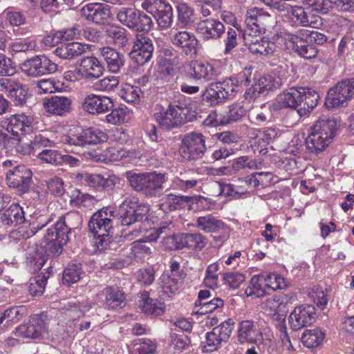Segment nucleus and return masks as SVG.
I'll return each mask as SVG.
<instances>
[{
  "label": "nucleus",
  "mask_w": 354,
  "mask_h": 354,
  "mask_svg": "<svg viewBox=\"0 0 354 354\" xmlns=\"http://www.w3.org/2000/svg\"><path fill=\"white\" fill-rule=\"evenodd\" d=\"M257 131V135L259 138V142H262L260 150L263 152V155H265L268 153L267 146L278 137L279 131L276 128H266L263 130L259 129Z\"/></svg>",
  "instance_id": "obj_51"
},
{
  "label": "nucleus",
  "mask_w": 354,
  "mask_h": 354,
  "mask_svg": "<svg viewBox=\"0 0 354 354\" xmlns=\"http://www.w3.org/2000/svg\"><path fill=\"white\" fill-rule=\"evenodd\" d=\"M254 81L249 91H252L254 96L263 93L266 91L272 90L276 86L272 77L270 75L256 76Z\"/></svg>",
  "instance_id": "obj_44"
},
{
  "label": "nucleus",
  "mask_w": 354,
  "mask_h": 354,
  "mask_svg": "<svg viewBox=\"0 0 354 354\" xmlns=\"http://www.w3.org/2000/svg\"><path fill=\"white\" fill-rule=\"evenodd\" d=\"M183 248L202 250L207 244V239L199 232L182 233Z\"/></svg>",
  "instance_id": "obj_43"
},
{
  "label": "nucleus",
  "mask_w": 354,
  "mask_h": 354,
  "mask_svg": "<svg viewBox=\"0 0 354 354\" xmlns=\"http://www.w3.org/2000/svg\"><path fill=\"white\" fill-rule=\"evenodd\" d=\"M130 186L136 191L148 197L158 196L163 190V185L167 180L165 173L156 171L143 174L127 173Z\"/></svg>",
  "instance_id": "obj_2"
},
{
  "label": "nucleus",
  "mask_w": 354,
  "mask_h": 354,
  "mask_svg": "<svg viewBox=\"0 0 354 354\" xmlns=\"http://www.w3.org/2000/svg\"><path fill=\"white\" fill-rule=\"evenodd\" d=\"M86 51V45L79 42L61 44L54 53L59 57L64 59H71L80 56Z\"/></svg>",
  "instance_id": "obj_34"
},
{
  "label": "nucleus",
  "mask_w": 354,
  "mask_h": 354,
  "mask_svg": "<svg viewBox=\"0 0 354 354\" xmlns=\"http://www.w3.org/2000/svg\"><path fill=\"white\" fill-rule=\"evenodd\" d=\"M301 87H292L281 93L277 97L278 108L289 107L298 110L301 106Z\"/></svg>",
  "instance_id": "obj_29"
},
{
  "label": "nucleus",
  "mask_w": 354,
  "mask_h": 354,
  "mask_svg": "<svg viewBox=\"0 0 354 354\" xmlns=\"http://www.w3.org/2000/svg\"><path fill=\"white\" fill-rule=\"evenodd\" d=\"M83 274L82 265L80 263H73L68 265L63 272V283L70 286L77 283Z\"/></svg>",
  "instance_id": "obj_47"
},
{
  "label": "nucleus",
  "mask_w": 354,
  "mask_h": 354,
  "mask_svg": "<svg viewBox=\"0 0 354 354\" xmlns=\"http://www.w3.org/2000/svg\"><path fill=\"white\" fill-rule=\"evenodd\" d=\"M194 226L198 230L207 234L221 233V235L214 236L215 240L224 241L230 236L228 225L212 214L197 217L195 220Z\"/></svg>",
  "instance_id": "obj_8"
},
{
  "label": "nucleus",
  "mask_w": 354,
  "mask_h": 354,
  "mask_svg": "<svg viewBox=\"0 0 354 354\" xmlns=\"http://www.w3.org/2000/svg\"><path fill=\"white\" fill-rule=\"evenodd\" d=\"M260 281H261L260 275H254L251 278L248 286L245 290L247 297L255 299L265 295L266 290L260 283Z\"/></svg>",
  "instance_id": "obj_59"
},
{
  "label": "nucleus",
  "mask_w": 354,
  "mask_h": 354,
  "mask_svg": "<svg viewBox=\"0 0 354 354\" xmlns=\"http://www.w3.org/2000/svg\"><path fill=\"white\" fill-rule=\"evenodd\" d=\"M98 296L101 299L104 298V303L108 309L122 308L125 304L124 293L117 288L107 286L98 294Z\"/></svg>",
  "instance_id": "obj_30"
},
{
  "label": "nucleus",
  "mask_w": 354,
  "mask_h": 354,
  "mask_svg": "<svg viewBox=\"0 0 354 354\" xmlns=\"http://www.w3.org/2000/svg\"><path fill=\"white\" fill-rule=\"evenodd\" d=\"M315 309L311 306H299L290 313L288 321L290 327L297 330L311 324L315 320Z\"/></svg>",
  "instance_id": "obj_18"
},
{
  "label": "nucleus",
  "mask_w": 354,
  "mask_h": 354,
  "mask_svg": "<svg viewBox=\"0 0 354 354\" xmlns=\"http://www.w3.org/2000/svg\"><path fill=\"white\" fill-rule=\"evenodd\" d=\"M281 34L286 48L294 50L300 57L310 59L317 56V48L312 44H308L306 40V29L298 28L292 31L286 30Z\"/></svg>",
  "instance_id": "obj_3"
},
{
  "label": "nucleus",
  "mask_w": 354,
  "mask_h": 354,
  "mask_svg": "<svg viewBox=\"0 0 354 354\" xmlns=\"http://www.w3.org/2000/svg\"><path fill=\"white\" fill-rule=\"evenodd\" d=\"M171 43L180 49L186 55H195L197 53L198 39L196 36L187 31H178L171 38Z\"/></svg>",
  "instance_id": "obj_22"
},
{
  "label": "nucleus",
  "mask_w": 354,
  "mask_h": 354,
  "mask_svg": "<svg viewBox=\"0 0 354 354\" xmlns=\"http://www.w3.org/2000/svg\"><path fill=\"white\" fill-rule=\"evenodd\" d=\"M153 25V23L151 17L138 10L137 13H135V17L129 29L137 32L136 33L149 32Z\"/></svg>",
  "instance_id": "obj_41"
},
{
  "label": "nucleus",
  "mask_w": 354,
  "mask_h": 354,
  "mask_svg": "<svg viewBox=\"0 0 354 354\" xmlns=\"http://www.w3.org/2000/svg\"><path fill=\"white\" fill-rule=\"evenodd\" d=\"M206 149L205 136L201 133L192 132L183 139L179 152L184 160H196L203 156Z\"/></svg>",
  "instance_id": "obj_4"
},
{
  "label": "nucleus",
  "mask_w": 354,
  "mask_h": 354,
  "mask_svg": "<svg viewBox=\"0 0 354 354\" xmlns=\"http://www.w3.org/2000/svg\"><path fill=\"white\" fill-rule=\"evenodd\" d=\"M262 309L270 316H276V319H284L286 313V299L281 296H274L268 298L262 304Z\"/></svg>",
  "instance_id": "obj_31"
},
{
  "label": "nucleus",
  "mask_w": 354,
  "mask_h": 354,
  "mask_svg": "<svg viewBox=\"0 0 354 354\" xmlns=\"http://www.w3.org/2000/svg\"><path fill=\"white\" fill-rule=\"evenodd\" d=\"M354 96V78H348L338 82L328 94L327 103L333 106L343 104Z\"/></svg>",
  "instance_id": "obj_12"
},
{
  "label": "nucleus",
  "mask_w": 354,
  "mask_h": 354,
  "mask_svg": "<svg viewBox=\"0 0 354 354\" xmlns=\"http://www.w3.org/2000/svg\"><path fill=\"white\" fill-rule=\"evenodd\" d=\"M336 131V120L327 116L319 118L310 129V131L332 141L335 136Z\"/></svg>",
  "instance_id": "obj_28"
},
{
  "label": "nucleus",
  "mask_w": 354,
  "mask_h": 354,
  "mask_svg": "<svg viewBox=\"0 0 354 354\" xmlns=\"http://www.w3.org/2000/svg\"><path fill=\"white\" fill-rule=\"evenodd\" d=\"M142 311L152 316H159L163 314L165 311V304L157 299L147 298L143 300L142 304Z\"/></svg>",
  "instance_id": "obj_54"
},
{
  "label": "nucleus",
  "mask_w": 354,
  "mask_h": 354,
  "mask_svg": "<svg viewBox=\"0 0 354 354\" xmlns=\"http://www.w3.org/2000/svg\"><path fill=\"white\" fill-rule=\"evenodd\" d=\"M185 273L176 276H162L161 280V288L162 294L160 295L163 299L170 297L171 295L176 293L182 286L183 280L185 277Z\"/></svg>",
  "instance_id": "obj_35"
},
{
  "label": "nucleus",
  "mask_w": 354,
  "mask_h": 354,
  "mask_svg": "<svg viewBox=\"0 0 354 354\" xmlns=\"http://www.w3.org/2000/svg\"><path fill=\"white\" fill-rule=\"evenodd\" d=\"M331 142L332 140L325 139L311 131H309L305 141L307 151L313 155L323 152Z\"/></svg>",
  "instance_id": "obj_38"
},
{
  "label": "nucleus",
  "mask_w": 354,
  "mask_h": 354,
  "mask_svg": "<svg viewBox=\"0 0 354 354\" xmlns=\"http://www.w3.org/2000/svg\"><path fill=\"white\" fill-rule=\"evenodd\" d=\"M84 131L86 145H97L108 139L107 135L96 127H89L84 129Z\"/></svg>",
  "instance_id": "obj_55"
},
{
  "label": "nucleus",
  "mask_w": 354,
  "mask_h": 354,
  "mask_svg": "<svg viewBox=\"0 0 354 354\" xmlns=\"http://www.w3.org/2000/svg\"><path fill=\"white\" fill-rule=\"evenodd\" d=\"M79 218V215L76 212L69 213L60 218L52 227L47 230L42 242L46 252L53 256H58L62 253L63 246L68 241V234L70 230L76 227L71 221Z\"/></svg>",
  "instance_id": "obj_1"
},
{
  "label": "nucleus",
  "mask_w": 354,
  "mask_h": 354,
  "mask_svg": "<svg viewBox=\"0 0 354 354\" xmlns=\"http://www.w3.org/2000/svg\"><path fill=\"white\" fill-rule=\"evenodd\" d=\"M46 281L47 278L43 274H38L31 278L28 286L29 293L33 296L42 295L46 287Z\"/></svg>",
  "instance_id": "obj_60"
},
{
  "label": "nucleus",
  "mask_w": 354,
  "mask_h": 354,
  "mask_svg": "<svg viewBox=\"0 0 354 354\" xmlns=\"http://www.w3.org/2000/svg\"><path fill=\"white\" fill-rule=\"evenodd\" d=\"M192 174L191 171L180 174V176L176 177L173 180L174 186L181 191H188L194 188L197 184L198 180L194 178H190L189 174Z\"/></svg>",
  "instance_id": "obj_57"
},
{
  "label": "nucleus",
  "mask_w": 354,
  "mask_h": 354,
  "mask_svg": "<svg viewBox=\"0 0 354 354\" xmlns=\"http://www.w3.org/2000/svg\"><path fill=\"white\" fill-rule=\"evenodd\" d=\"M206 198L201 196H188L167 194L161 198V208L165 210L174 211L185 207L186 204L195 201L197 204L202 203Z\"/></svg>",
  "instance_id": "obj_20"
},
{
  "label": "nucleus",
  "mask_w": 354,
  "mask_h": 354,
  "mask_svg": "<svg viewBox=\"0 0 354 354\" xmlns=\"http://www.w3.org/2000/svg\"><path fill=\"white\" fill-rule=\"evenodd\" d=\"M49 220H45L44 217L40 216L37 225L33 223L32 225L19 227L17 233L21 239H28L35 235L38 230L46 226Z\"/></svg>",
  "instance_id": "obj_53"
},
{
  "label": "nucleus",
  "mask_w": 354,
  "mask_h": 354,
  "mask_svg": "<svg viewBox=\"0 0 354 354\" xmlns=\"http://www.w3.org/2000/svg\"><path fill=\"white\" fill-rule=\"evenodd\" d=\"M138 9L132 7H121L115 10V13L117 20L126 26L130 28L131 25L135 17V13H137Z\"/></svg>",
  "instance_id": "obj_52"
},
{
  "label": "nucleus",
  "mask_w": 354,
  "mask_h": 354,
  "mask_svg": "<svg viewBox=\"0 0 354 354\" xmlns=\"http://www.w3.org/2000/svg\"><path fill=\"white\" fill-rule=\"evenodd\" d=\"M141 8L152 15L162 29L169 27L173 21V10L165 0H145Z\"/></svg>",
  "instance_id": "obj_6"
},
{
  "label": "nucleus",
  "mask_w": 354,
  "mask_h": 354,
  "mask_svg": "<svg viewBox=\"0 0 354 354\" xmlns=\"http://www.w3.org/2000/svg\"><path fill=\"white\" fill-rule=\"evenodd\" d=\"M324 338V332L316 328L306 330L301 336V341L306 347L315 348L320 345Z\"/></svg>",
  "instance_id": "obj_45"
},
{
  "label": "nucleus",
  "mask_w": 354,
  "mask_h": 354,
  "mask_svg": "<svg viewBox=\"0 0 354 354\" xmlns=\"http://www.w3.org/2000/svg\"><path fill=\"white\" fill-rule=\"evenodd\" d=\"M32 144L35 150L40 147H53L60 144V137L54 138V134L48 135L46 132L35 135L32 140Z\"/></svg>",
  "instance_id": "obj_49"
},
{
  "label": "nucleus",
  "mask_w": 354,
  "mask_h": 354,
  "mask_svg": "<svg viewBox=\"0 0 354 354\" xmlns=\"http://www.w3.org/2000/svg\"><path fill=\"white\" fill-rule=\"evenodd\" d=\"M154 46L151 39L143 33H136L130 58L140 66L148 63L152 58Z\"/></svg>",
  "instance_id": "obj_7"
},
{
  "label": "nucleus",
  "mask_w": 354,
  "mask_h": 354,
  "mask_svg": "<svg viewBox=\"0 0 354 354\" xmlns=\"http://www.w3.org/2000/svg\"><path fill=\"white\" fill-rule=\"evenodd\" d=\"M82 106L84 111L90 114H101L111 110L113 103L109 97L90 94L84 97Z\"/></svg>",
  "instance_id": "obj_16"
},
{
  "label": "nucleus",
  "mask_w": 354,
  "mask_h": 354,
  "mask_svg": "<svg viewBox=\"0 0 354 354\" xmlns=\"http://www.w3.org/2000/svg\"><path fill=\"white\" fill-rule=\"evenodd\" d=\"M32 171L26 166L20 165L9 171L7 174V183L10 187L20 188L26 192L28 189L32 180Z\"/></svg>",
  "instance_id": "obj_21"
},
{
  "label": "nucleus",
  "mask_w": 354,
  "mask_h": 354,
  "mask_svg": "<svg viewBox=\"0 0 354 354\" xmlns=\"http://www.w3.org/2000/svg\"><path fill=\"white\" fill-rule=\"evenodd\" d=\"M99 53L106 62L107 68L112 73H118L124 64L123 56L115 49L105 46L100 48Z\"/></svg>",
  "instance_id": "obj_32"
},
{
  "label": "nucleus",
  "mask_w": 354,
  "mask_h": 354,
  "mask_svg": "<svg viewBox=\"0 0 354 354\" xmlns=\"http://www.w3.org/2000/svg\"><path fill=\"white\" fill-rule=\"evenodd\" d=\"M80 12L85 20L100 25L104 24L111 15L110 6L100 3H88L80 9Z\"/></svg>",
  "instance_id": "obj_14"
},
{
  "label": "nucleus",
  "mask_w": 354,
  "mask_h": 354,
  "mask_svg": "<svg viewBox=\"0 0 354 354\" xmlns=\"http://www.w3.org/2000/svg\"><path fill=\"white\" fill-rule=\"evenodd\" d=\"M1 221L6 225H17L25 221L23 208L17 203H12L1 215Z\"/></svg>",
  "instance_id": "obj_37"
},
{
  "label": "nucleus",
  "mask_w": 354,
  "mask_h": 354,
  "mask_svg": "<svg viewBox=\"0 0 354 354\" xmlns=\"http://www.w3.org/2000/svg\"><path fill=\"white\" fill-rule=\"evenodd\" d=\"M243 39L252 54L267 57L275 51L276 45L274 42L261 37V34H254L251 29L244 30Z\"/></svg>",
  "instance_id": "obj_10"
},
{
  "label": "nucleus",
  "mask_w": 354,
  "mask_h": 354,
  "mask_svg": "<svg viewBox=\"0 0 354 354\" xmlns=\"http://www.w3.org/2000/svg\"><path fill=\"white\" fill-rule=\"evenodd\" d=\"M188 66L185 73L192 79L208 82L214 80L217 75L216 68L207 62L194 61Z\"/></svg>",
  "instance_id": "obj_26"
},
{
  "label": "nucleus",
  "mask_w": 354,
  "mask_h": 354,
  "mask_svg": "<svg viewBox=\"0 0 354 354\" xmlns=\"http://www.w3.org/2000/svg\"><path fill=\"white\" fill-rule=\"evenodd\" d=\"M131 250V254L140 260H145L152 254L151 248L145 241L140 240L133 243Z\"/></svg>",
  "instance_id": "obj_62"
},
{
  "label": "nucleus",
  "mask_w": 354,
  "mask_h": 354,
  "mask_svg": "<svg viewBox=\"0 0 354 354\" xmlns=\"http://www.w3.org/2000/svg\"><path fill=\"white\" fill-rule=\"evenodd\" d=\"M219 266L216 263L210 264L205 271V277L204 279V284L210 288H215L218 286V271Z\"/></svg>",
  "instance_id": "obj_63"
},
{
  "label": "nucleus",
  "mask_w": 354,
  "mask_h": 354,
  "mask_svg": "<svg viewBox=\"0 0 354 354\" xmlns=\"http://www.w3.org/2000/svg\"><path fill=\"white\" fill-rule=\"evenodd\" d=\"M215 83L218 86L220 94L224 100L231 99L234 93L237 92L238 86L232 77Z\"/></svg>",
  "instance_id": "obj_58"
},
{
  "label": "nucleus",
  "mask_w": 354,
  "mask_h": 354,
  "mask_svg": "<svg viewBox=\"0 0 354 354\" xmlns=\"http://www.w3.org/2000/svg\"><path fill=\"white\" fill-rule=\"evenodd\" d=\"M60 144L76 147L86 145L84 129L70 130L67 134L60 136Z\"/></svg>",
  "instance_id": "obj_46"
},
{
  "label": "nucleus",
  "mask_w": 354,
  "mask_h": 354,
  "mask_svg": "<svg viewBox=\"0 0 354 354\" xmlns=\"http://www.w3.org/2000/svg\"><path fill=\"white\" fill-rule=\"evenodd\" d=\"M271 22L272 17L270 14L261 8H252L247 11L245 19L246 24L245 30L251 29L254 34H261L270 26Z\"/></svg>",
  "instance_id": "obj_13"
},
{
  "label": "nucleus",
  "mask_w": 354,
  "mask_h": 354,
  "mask_svg": "<svg viewBox=\"0 0 354 354\" xmlns=\"http://www.w3.org/2000/svg\"><path fill=\"white\" fill-rule=\"evenodd\" d=\"M9 138L11 140H9L10 143L7 145V149L8 150L12 151L15 149V151L21 155H30L36 151L32 140L25 142L24 138L21 136H9Z\"/></svg>",
  "instance_id": "obj_42"
},
{
  "label": "nucleus",
  "mask_w": 354,
  "mask_h": 354,
  "mask_svg": "<svg viewBox=\"0 0 354 354\" xmlns=\"http://www.w3.org/2000/svg\"><path fill=\"white\" fill-rule=\"evenodd\" d=\"M234 322L232 319H227L218 326L214 327L212 331L205 334V341L203 342V352H214L217 351L223 342H226L234 328Z\"/></svg>",
  "instance_id": "obj_5"
},
{
  "label": "nucleus",
  "mask_w": 354,
  "mask_h": 354,
  "mask_svg": "<svg viewBox=\"0 0 354 354\" xmlns=\"http://www.w3.org/2000/svg\"><path fill=\"white\" fill-rule=\"evenodd\" d=\"M1 86L8 92L10 97L15 104H22L27 94L26 90L20 84L11 82L9 80H2Z\"/></svg>",
  "instance_id": "obj_40"
},
{
  "label": "nucleus",
  "mask_w": 354,
  "mask_h": 354,
  "mask_svg": "<svg viewBox=\"0 0 354 354\" xmlns=\"http://www.w3.org/2000/svg\"><path fill=\"white\" fill-rule=\"evenodd\" d=\"M261 165V161L250 158L248 156H241L233 161L232 167L235 171H238L245 168L257 169L260 168Z\"/></svg>",
  "instance_id": "obj_61"
},
{
  "label": "nucleus",
  "mask_w": 354,
  "mask_h": 354,
  "mask_svg": "<svg viewBox=\"0 0 354 354\" xmlns=\"http://www.w3.org/2000/svg\"><path fill=\"white\" fill-rule=\"evenodd\" d=\"M21 68L28 76L37 77L55 73L57 65L44 55H37L24 62Z\"/></svg>",
  "instance_id": "obj_9"
},
{
  "label": "nucleus",
  "mask_w": 354,
  "mask_h": 354,
  "mask_svg": "<svg viewBox=\"0 0 354 354\" xmlns=\"http://www.w3.org/2000/svg\"><path fill=\"white\" fill-rule=\"evenodd\" d=\"M104 72V66L99 59L94 56H85L80 61L79 73L81 77L86 80H94L101 77Z\"/></svg>",
  "instance_id": "obj_25"
},
{
  "label": "nucleus",
  "mask_w": 354,
  "mask_h": 354,
  "mask_svg": "<svg viewBox=\"0 0 354 354\" xmlns=\"http://www.w3.org/2000/svg\"><path fill=\"white\" fill-rule=\"evenodd\" d=\"M220 93V90L216 83H211L202 92L201 98L203 102L212 105L218 104L224 101Z\"/></svg>",
  "instance_id": "obj_50"
},
{
  "label": "nucleus",
  "mask_w": 354,
  "mask_h": 354,
  "mask_svg": "<svg viewBox=\"0 0 354 354\" xmlns=\"http://www.w3.org/2000/svg\"><path fill=\"white\" fill-rule=\"evenodd\" d=\"M33 118L30 115L19 113L11 115L8 119V131H10L14 137L29 133L32 131Z\"/></svg>",
  "instance_id": "obj_27"
},
{
  "label": "nucleus",
  "mask_w": 354,
  "mask_h": 354,
  "mask_svg": "<svg viewBox=\"0 0 354 354\" xmlns=\"http://www.w3.org/2000/svg\"><path fill=\"white\" fill-rule=\"evenodd\" d=\"M142 90L140 87L131 84H124L120 91V97L127 103L136 104L139 102Z\"/></svg>",
  "instance_id": "obj_48"
},
{
  "label": "nucleus",
  "mask_w": 354,
  "mask_h": 354,
  "mask_svg": "<svg viewBox=\"0 0 354 354\" xmlns=\"http://www.w3.org/2000/svg\"><path fill=\"white\" fill-rule=\"evenodd\" d=\"M126 32L127 30L120 26H111L107 30L109 37L119 46H124L127 44L128 39Z\"/></svg>",
  "instance_id": "obj_64"
},
{
  "label": "nucleus",
  "mask_w": 354,
  "mask_h": 354,
  "mask_svg": "<svg viewBox=\"0 0 354 354\" xmlns=\"http://www.w3.org/2000/svg\"><path fill=\"white\" fill-rule=\"evenodd\" d=\"M288 14L291 21L297 26L318 28L322 25L320 17L311 15L300 6L291 7Z\"/></svg>",
  "instance_id": "obj_23"
},
{
  "label": "nucleus",
  "mask_w": 354,
  "mask_h": 354,
  "mask_svg": "<svg viewBox=\"0 0 354 354\" xmlns=\"http://www.w3.org/2000/svg\"><path fill=\"white\" fill-rule=\"evenodd\" d=\"M302 101L301 106L297 110L300 116L310 113L318 103L319 95L315 90L308 87H301Z\"/></svg>",
  "instance_id": "obj_36"
},
{
  "label": "nucleus",
  "mask_w": 354,
  "mask_h": 354,
  "mask_svg": "<svg viewBox=\"0 0 354 354\" xmlns=\"http://www.w3.org/2000/svg\"><path fill=\"white\" fill-rule=\"evenodd\" d=\"M114 212L109 207H104L94 213L88 222V227L94 236L108 234L113 227Z\"/></svg>",
  "instance_id": "obj_11"
},
{
  "label": "nucleus",
  "mask_w": 354,
  "mask_h": 354,
  "mask_svg": "<svg viewBox=\"0 0 354 354\" xmlns=\"http://www.w3.org/2000/svg\"><path fill=\"white\" fill-rule=\"evenodd\" d=\"M71 104V100L63 96H53L44 101V106L48 112L59 115L69 111Z\"/></svg>",
  "instance_id": "obj_33"
},
{
  "label": "nucleus",
  "mask_w": 354,
  "mask_h": 354,
  "mask_svg": "<svg viewBox=\"0 0 354 354\" xmlns=\"http://www.w3.org/2000/svg\"><path fill=\"white\" fill-rule=\"evenodd\" d=\"M237 340L241 344H256L262 337V333L251 319L241 321L237 328Z\"/></svg>",
  "instance_id": "obj_17"
},
{
  "label": "nucleus",
  "mask_w": 354,
  "mask_h": 354,
  "mask_svg": "<svg viewBox=\"0 0 354 354\" xmlns=\"http://www.w3.org/2000/svg\"><path fill=\"white\" fill-rule=\"evenodd\" d=\"M24 311V309L22 306H13L0 313V330L17 323Z\"/></svg>",
  "instance_id": "obj_39"
},
{
  "label": "nucleus",
  "mask_w": 354,
  "mask_h": 354,
  "mask_svg": "<svg viewBox=\"0 0 354 354\" xmlns=\"http://www.w3.org/2000/svg\"><path fill=\"white\" fill-rule=\"evenodd\" d=\"M196 32L205 40L218 39L225 32L224 25L215 19H207L197 24Z\"/></svg>",
  "instance_id": "obj_24"
},
{
  "label": "nucleus",
  "mask_w": 354,
  "mask_h": 354,
  "mask_svg": "<svg viewBox=\"0 0 354 354\" xmlns=\"http://www.w3.org/2000/svg\"><path fill=\"white\" fill-rule=\"evenodd\" d=\"M261 280L265 283V286L273 290L283 289L286 287L285 279L276 273L262 274Z\"/></svg>",
  "instance_id": "obj_56"
},
{
  "label": "nucleus",
  "mask_w": 354,
  "mask_h": 354,
  "mask_svg": "<svg viewBox=\"0 0 354 354\" xmlns=\"http://www.w3.org/2000/svg\"><path fill=\"white\" fill-rule=\"evenodd\" d=\"M184 110L176 106L169 105L167 109H162L154 113V118L158 125L164 129H171L183 122L181 116Z\"/></svg>",
  "instance_id": "obj_15"
},
{
  "label": "nucleus",
  "mask_w": 354,
  "mask_h": 354,
  "mask_svg": "<svg viewBox=\"0 0 354 354\" xmlns=\"http://www.w3.org/2000/svg\"><path fill=\"white\" fill-rule=\"evenodd\" d=\"M48 324L41 316L35 315L27 324L17 328L18 335L27 338H39L47 333Z\"/></svg>",
  "instance_id": "obj_19"
}]
</instances>
